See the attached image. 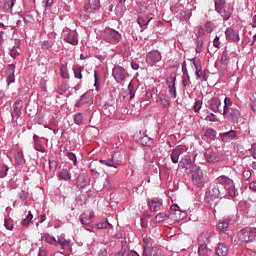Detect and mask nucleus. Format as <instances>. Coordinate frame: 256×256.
<instances>
[{
    "instance_id": "obj_1",
    "label": "nucleus",
    "mask_w": 256,
    "mask_h": 256,
    "mask_svg": "<svg viewBox=\"0 0 256 256\" xmlns=\"http://www.w3.org/2000/svg\"><path fill=\"white\" fill-rule=\"evenodd\" d=\"M180 167L185 169L186 173H192V181L196 187H203V185H205L203 171L198 166L193 165L191 158H186L184 161L180 162Z\"/></svg>"
},
{
    "instance_id": "obj_2",
    "label": "nucleus",
    "mask_w": 256,
    "mask_h": 256,
    "mask_svg": "<svg viewBox=\"0 0 256 256\" xmlns=\"http://www.w3.org/2000/svg\"><path fill=\"white\" fill-rule=\"evenodd\" d=\"M215 10L224 21H228L233 13V9H231V6L227 5L225 0H215Z\"/></svg>"
},
{
    "instance_id": "obj_3",
    "label": "nucleus",
    "mask_w": 256,
    "mask_h": 256,
    "mask_svg": "<svg viewBox=\"0 0 256 256\" xmlns=\"http://www.w3.org/2000/svg\"><path fill=\"white\" fill-rule=\"evenodd\" d=\"M256 228H244L239 231L238 239L242 243H251L255 241Z\"/></svg>"
},
{
    "instance_id": "obj_4",
    "label": "nucleus",
    "mask_w": 256,
    "mask_h": 256,
    "mask_svg": "<svg viewBox=\"0 0 256 256\" xmlns=\"http://www.w3.org/2000/svg\"><path fill=\"white\" fill-rule=\"evenodd\" d=\"M103 39L107 41V43H119V41H121V33L114 29L106 28L103 33Z\"/></svg>"
},
{
    "instance_id": "obj_5",
    "label": "nucleus",
    "mask_w": 256,
    "mask_h": 256,
    "mask_svg": "<svg viewBox=\"0 0 256 256\" xmlns=\"http://www.w3.org/2000/svg\"><path fill=\"white\" fill-rule=\"evenodd\" d=\"M229 228V219H222L218 222L217 229L218 231H223L222 235H224V238L226 239V243L229 245L233 243V234H230L227 232V229Z\"/></svg>"
},
{
    "instance_id": "obj_6",
    "label": "nucleus",
    "mask_w": 256,
    "mask_h": 256,
    "mask_svg": "<svg viewBox=\"0 0 256 256\" xmlns=\"http://www.w3.org/2000/svg\"><path fill=\"white\" fill-rule=\"evenodd\" d=\"M161 59H162L161 52L157 50L150 51L146 55V63L151 66L155 65V63H159Z\"/></svg>"
},
{
    "instance_id": "obj_7",
    "label": "nucleus",
    "mask_w": 256,
    "mask_h": 256,
    "mask_svg": "<svg viewBox=\"0 0 256 256\" xmlns=\"http://www.w3.org/2000/svg\"><path fill=\"white\" fill-rule=\"evenodd\" d=\"M223 115L228 121H235L241 116V112L237 108L223 109Z\"/></svg>"
},
{
    "instance_id": "obj_8",
    "label": "nucleus",
    "mask_w": 256,
    "mask_h": 256,
    "mask_svg": "<svg viewBox=\"0 0 256 256\" xmlns=\"http://www.w3.org/2000/svg\"><path fill=\"white\" fill-rule=\"evenodd\" d=\"M23 110V100H17L13 105L12 120L17 121L21 117V111Z\"/></svg>"
},
{
    "instance_id": "obj_9",
    "label": "nucleus",
    "mask_w": 256,
    "mask_h": 256,
    "mask_svg": "<svg viewBox=\"0 0 256 256\" xmlns=\"http://www.w3.org/2000/svg\"><path fill=\"white\" fill-rule=\"evenodd\" d=\"M112 75L114 79L119 83V81H124L127 72L121 66H115L112 70Z\"/></svg>"
},
{
    "instance_id": "obj_10",
    "label": "nucleus",
    "mask_w": 256,
    "mask_h": 256,
    "mask_svg": "<svg viewBox=\"0 0 256 256\" xmlns=\"http://www.w3.org/2000/svg\"><path fill=\"white\" fill-rule=\"evenodd\" d=\"M134 140L136 143H139V145H143V147H147V145L151 144V137L141 132L134 135Z\"/></svg>"
},
{
    "instance_id": "obj_11",
    "label": "nucleus",
    "mask_w": 256,
    "mask_h": 256,
    "mask_svg": "<svg viewBox=\"0 0 256 256\" xmlns=\"http://www.w3.org/2000/svg\"><path fill=\"white\" fill-rule=\"evenodd\" d=\"M222 157L223 156L219 152L208 151L205 153V159L208 163H219Z\"/></svg>"
},
{
    "instance_id": "obj_12",
    "label": "nucleus",
    "mask_w": 256,
    "mask_h": 256,
    "mask_svg": "<svg viewBox=\"0 0 256 256\" xmlns=\"http://www.w3.org/2000/svg\"><path fill=\"white\" fill-rule=\"evenodd\" d=\"M101 7V0H88V3L84 6V11L86 13H93Z\"/></svg>"
},
{
    "instance_id": "obj_13",
    "label": "nucleus",
    "mask_w": 256,
    "mask_h": 256,
    "mask_svg": "<svg viewBox=\"0 0 256 256\" xmlns=\"http://www.w3.org/2000/svg\"><path fill=\"white\" fill-rule=\"evenodd\" d=\"M219 186H212L209 188V190L206 192V199L207 201H215V199H219L220 195Z\"/></svg>"
},
{
    "instance_id": "obj_14",
    "label": "nucleus",
    "mask_w": 256,
    "mask_h": 256,
    "mask_svg": "<svg viewBox=\"0 0 256 256\" xmlns=\"http://www.w3.org/2000/svg\"><path fill=\"white\" fill-rule=\"evenodd\" d=\"M148 207L150 211H161V207H163V201L159 198H153L152 200L148 201Z\"/></svg>"
},
{
    "instance_id": "obj_15",
    "label": "nucleus",
    "mask_w": 256,
    "mask_h": 256,
    "mask_svg": "<svg viewBox=\"0 0 256 256\" xmlns=\"http://www.w3.org/2000/svg\"><path fill=\"white\" fill-rule=\"evenodd\" d=\"M176 81H177V77H175V76H171L167 79L169 93H170L171 97H173V99H175V97H177V89L175 88Z\"/></svg>"
},
{
    "instance_id": "obj_16",
    "label": "nucleus",
    "mask_w": 256,
    "mask_h": 256,
    "mask_svg": "<svg viewBox=\"0 0 256 256\" xmlns=\"http://www.w3.org/2000/svg\"><path fill=\"white\" fill-rule=\"evenodd\" d=\"M226 39L231 43H235L239 41V34L235 32L232 28H227L225 31Z\"/></svg>"
},
{
    "instance_id": "obj_17",
    "label": "nucleus",
    "mask_w": 256,
    "mask_h": 256,
    "mask_svg": "<svg viewBox=\"0 0 256 256\" xmlns=\"http://www.w3.org/2000/svg\"><path fill=\"white\" fill-rule=\"evenodd\" d=\"M209 109L213 113H219V107H221V100L219 98H212L208 101Z\"/></svg>"
},
{
    "instance_id": "obj_18",
    "label": "nucleus",
    "mask_w": 256,
    "mask_h": 256,
    "mask_svg": "<svg viewBox=\"0 0 256 256\" xmlns=\"http://www.w3.org/2000/svg\"><path fill=\"white\" fill-rule=\"evenodd\" d=\"M93 215H94V213L91 210H88L85 213H83L80 216V221H81L82 225H90L91 219H93Z\"/></svg>"
},
{
    "instance_id": "obj_19",
    "label": "nucleus",
    "mask_w": 256,
    "mask_h": 256,
    "mask_svg": "<svg viewBox=\"0 0 256 256\" xmlns=\"http://www.w3.org/2000/svg\"><path fill=\"white\" fill-rule=\"evenodd\" d=\"M7 83L8 85H11V83H15V64H10L8 66V71H7Z\"/></svg>"
},
{
    "instance_id": "obj_20",
    "label": "nucleus",
    "mask_w": 256,
    "mask_h": 256,
    "mask_svg": "<svg viewBox=\"0 0 256 256\" xmlns=\"http://www.w3.org/2000/svg\"><path fill=\"white\" fill-rule=\"evenodd\" d=\"M211 237H213V235L211 234V232H203L199 237H198V243L199 245H207V243L211 242Z\"/></svg>"
},
{
    "instance_id": "obj_21",
    "label": "nucleus",
    "mask_w": 256,
    "mask_h": 256,
    "mask_svg": "<svg viewBox=\"0 0 256 256\" xmlns=\"http://www.w3.org/2000/svg\"><path fill=\"white\" fill-rule=\"evenodd\" d=\"M143 250L148 256H161V250L157 247L144 246Z\"/></svg>"
},
{
    "instance_id": "obj_22",
    "label": "nucleus",
    "mask_w": 256,
    "mask_h": 256,
    "mask_svg": "<svg viewBox=\"0 0 256 256\" xmlns=\"http://www.w3.org/2000/svg\"><path fill=\"white\" fill-rule=\"evenodd\" d=\"M217 183H219L220 185L225 186V189H227L228 187H231V185H233V180L227 176H219L217 178Z\"/></svg>"
},
{
    "instance_id": "obj_23",
    "label": "nucleus",
    "mask_w": 256,
    "mask_h": 256,
    "mask_svg": "<svg viewBox=\"0 0 256 256\" xmlns=\"http://www.w3.org/2000/svg\"><path fill=\"white\" fill-rule=\"evenodd\" d=\"M229 254V248L223 243H219L216 247V255L227 256Z\"/></svg>"
},
{
    "instance_id": "obj_24",
    "label": "nucleus",
    "mask_w": 256,
    "mask_h": 256,
    "mask_svg": "<svg viewBox=\"0 0 256 256\" xmlns=\"http://www.w3.org/2000/svg\"><path fill=\"white\" fill-rule=\"evenodd\" d=\"M192 63L196 69V76L197 79H201L202 75H203V67L201 66V60L199 59H193Z\"/></svg>"
},
{
    "instance_id": "obj_25",
    "label": "nucleus",
    "mask_w": 256,
    "mask_h": 256,
    "mask_svg": "<svg viewBox=\"0 0 256 256\" xmlns=\"http://www.w3.org/2000/svg\"><path fill=\"white\" fill-rule=\"evenodd\" d=\"M157 101L159 105H161V107L163 108L169 107V105H171V101H169V96L165 94H159Z\"/></svg>"
},
{
    "instance_id": "obj_26",
    "label": "nucleus",
    "mask_w": 256,
    "mask_h": 256,
    "mask_svg": "<svg viewBox=\"0 0 256 256\" xmlns=\"http://www.w3.org/2000/svg\"><path fill=\"white\" fill-rule=\"evenodd\" d=\"M64 41L66 43H69L70 45H77V43H79V41L77 40V34H75V32L67 34L64 37Z\"/></svg>"
},
{
    "instance_id": "obj_27",
    "label": "nucleus",
    "mask_w": 256,
    "mask_h": 256,
    "mask_svg": "<svg viewBox=\"0 0 256 256\" xmlns=\"http://www.w3.org/2000/svg\"><path fill=\"white\" fill-rule=\"evenodd\" d=\"M181 153H183V149L181 148H175L171 152V161L172 163H179V157L181 156Z\"/></svg>"
},
{
    "instance_id": "obj_28",
    "label": "nucleus",
    "mask_w": 256,
    "mask_h": 256,
    "mask_svg": "<svg viewBox=\"0 0 256 256\" xmlns=\"http://www.w3.org/2000/svg\"><path fill=\"white\" fill-rule=\"evenodd\" d=\"M235 137H237V132L231 130L222 134V141H224V143H229V141H233Z\"/></svg>"
},
{
    "instance_id": "obj_29",
    "label": "nucleus",
    "mask_w": 256,
    "mask_h": 256,
    "mask_svg": "<svg viewBox=\"0 0 256 256\" xmlns=\"http://www.w3.org/2000/svg\"><path fill=\"white\" fill-rule=\"evenodd\" d=\"M151 19H153V14H150L149 16H139L138 24L140 27H146V25H149Z\"/></svg>"
},
{
    "instance_id": "obj_30",
    "label": "nucleus",
    "mask_w": 256,
    "mask_h": 256,
    "mask_svg": "<svg viewBox=\"0 0 256 256\" xmlns=\"http://www.w3.org/2000/svg\"><path fill=\"white\" fill-rule=\"evenodd\" d=\"M199 256H209L211 255V249L207 248V245L201 244L198 248Z\"/></svg>"
},
{
    "instance_id": "obj_31",
    "label": "nucleus",
    "mask_w": 256,
    "mask_h": 256,
    "mask_svg": "<svg viewBox=\"0 0 256 256\" xmlns=\"http://www.w3.org/2000/svg\"><path fill=\"white\" fill-rule=\"evenodd\" d=\"M179 19L180 21H189L191 19V10H181L179 12Z\"/></svg>"
},
{
    "instance_id": "obj_32",
    "label": "nucleus",
    "mask_w": 256,
    "mask_h": 256,
    "mask_svg": "<svg viewBox=\"0 0 256 256\" xmlns=\"http://www.w3.org/2000/svg\"><path fill=\"white\" fill-rule=\"evenodd\" d=\"M169 219V214L165 212L158 213L154 219L156 223H163V221H167Z\"/></svg>"
},
{
    "instance_id": "obj_33",
    "label": "nucleus",
    "mask_w": 256,
    "mask_h": 256,
    "mask_svg": "<svg viewBox=\"0 0 256 256\" xmlns=\"http://www.w3.org/2000/svg\"><path fill=\"white\" fill-rule=\"evenodd\" d=\"M87 185H89V178H87V176H79L78 187L84 189V187H87Z\"/></svg>"
},
{
    "instance_id": "obj_34",
    "label": "nucleus",
    "mask_w": 256,
    "mask_h": 256,
    "mask_svg": "<svg viewBox=\"0 0 256 256\" xmlns=\"http://www.w3.org/2000/svg\"><path fill=\"white\" fill-rule=\"evenodd\" d=\"M57 245H60L62 249H66V247H69V245H71V241L63 238V236H59L57 240Z\"/></svg>"
},
{
    "instance_id": "obj_35",
    "label": "nucleus",
    "mask_w": 256,
    "mask_h": 256,
    "mask_svg": "<svg viewBox=\"0 0 256 256\" xmlns=\"http://www.w3.org/2000/svg\"><path fill=\"white\" fill-rule=\"evenodd\" d=\"M13 5H15V0L0 1V7H4V9H13Z\"/></svg>"
},
{
    "instance_id": "obj_36",
    "label": "nucleus",
    "mask_w": 256,
    "mask_h": 256,
    "mask_svg": "<svg viewBox=\"0 0 256 256\" xmlns=\"http://www.w3.org/2000/svg\"><path fill=\"white\" fill-rule=\"evenodd\" d=\"M58 177H60V179H64V181H69V179H71V175L69 174V170L67 169H63L62 171H60L58 173Z\"/></svg>"
},
{
    "instance_id": "obj_37",
    "label": "nucleus",
    "mask_w": 256,
    "mask_h": 256,
    "mask_svg": "<svg viewBox=\"0 0 256 256\" xmlns=\"http://www.w3.org/2000/svg\"><path fill=\"white\" fill-rule=\"evenodd\" d=\"M83 66H76V68L74 69V77L76 79H83Z\"/></svg>"
},
{
    "instance_id": "obj_38",
    "label": "nucleus",
    "mask_w": 256,
    "mask_h": 256,
    "mask_svg": "<svg viewBox=\"0 0 256 256\" xmlns=\"http://www.w3.org/2000/svg\"><path fill=\"white\" fill-rule=\"evenodd\" d=\"M44 240L46 241V243H49V245L57 246V239H55V237H53L49 234L44 235Z\"/></svg>"
},
{
    "instance_id": "obj_39",
    "label": "nucleus",
    "mask_w": 256,
    "mask_h": 256,
    "mask_svg": "<svg viewBox=\"0 0 256 256\" xmlns=\"http://www.w3.org/2000/svg\"><path fill=\"white\" fill-rule=\"evenodd\" d=\"M74 123H76V125H83V123H85V118H83L82 113H77L74 116Z\"/></svg>"
},
{
    "instance_id": "obj_40",
    "label": "nucleus",
    "mask_w": 256,
    "mask_h": 256,
    "mask_svg": "<svg viewBox=\"0 0 256 256\" xmlns=\"http://www.w3.org/2000/svg\"><path fill=\"white\" fill-rule=\"evenodd\" d=\"M32 220L33 214L31 212H28L27 217L21 221V225H23V227H29V223H31Z\"/></svg>"
},
{
    "instance_id": "obj_41",
    "label": "nucleus",
    "mask_w": 256,
    "mask_h": 256,
    "mask_svg": "<svg viewBox=\"0 0 256 256\" xmlns=\"http://www.w3.org/2000/svg\"><path fill=\"white\" fill-rule=\"evenodd\" d=\"M100 163H102V165H106V167H114L115 169H117V163H115L113 159L100 160Z\"/></svg>"
},
{
    "instance_id": "obj_42",
    "label": "nucleus",
    "mask_w": 256,
    "mask_h": 256,
    "mask_svg": "<svg viewBox=\"0 0 256 256\" xmlns=\"http://www.w3.org/2000/svg\"><path fill=\"white\" fill-rule=\"evenodd\" d=\"M216 133L217 132H215V130L208 128L204 133V137H206L207 139H215Z\"/></svg>"
},
{
    "instance_id": "obj_43",
    "label": "nucleus",
    "mask_w": 256,
    "mask_h": 256,
    "mask_svg": "<svg viewBox=\"0 0 256 256\" xmlns=\"http://www.w3.org/2000/svg\"><path fill=\"white\" fill-rule=\"evenodd\" d=\"M203 52V38L196 39V53Z\"/></svg>"
},
{
    "instance_id": "obj_44",
    "label": "nucleus",
    "mask_w": 256,
    "mask_h": 256,
    "mask_svg": "<svg viewBox=\"0 0 256 256\" xmlns=\"http://www.w3.org/2000/svg\"><path fill=\"white\" fill-rule=\"evenodd\" d=\"M97 229H109V227H112V225L109 223V221L104 220L102 222H99L96 225Z\"/></svg>"
},
{
    "instance_id": "obj_45",
    "label": "nucleus",
    "mask_w": 256,
    "mask_h": 256,
    "mask_svg": "<svg viewBox=\"0 0 256 256\" xmlns=\"http://www.w3.org/2000/svg\"><path fill=\"white\" fill-rule=\"evenodd\" d=\"M60 73H61V77L63 79H69V71L67 70V66L66 65H62L60 67Z\"/></svg>"
},
{
    "instance_id": "obj_46",
    "label": "nucleus",
    "mask_w": 256,
    "mask_h": 256,
    "mask_svg": "<svg viewBox=\"0 0 256 256\" xmlns=\"http://www.w3.org/2000/svg\"><path fill=\"white\" fill-rule=\"evenodd\" d=\"M182 84L183 87H187L191 84V78L189 77V74L182 75Z\"/></svg>"
},
{
    "instance_id": "obj_47",
    "label": "nucleus",
    "mask_w": 256,
    "mask_h": 256,
    "mask_svg": "<svg viewBox=\"0 0 256 256\" xmlns=\"http://www.w3.org/2000/svg\"><path fill=\"white\" fill-rule=\"evenodd\" d=\"M16 163L19 165L23 161V151H17L14 155Z\"/></svg>"
},
{
    "instance_id": "obj_48",
    "label": "nucleus",
    "mask_w": 256,
    "mask_h": 256,
    "mask_svg": "<svg viewBox=\"0 0 256 256\" xmlns=\"http://www.w3.org/2000/svg\"><path fill=\"white\" fill-rule=\"evenodd\" d=\"M34 149L36 150V151H39L40 153H45V147L43 146V143H41V142H36V143H34Z\"/></svg>"
},
{
    "instance_id": "obj_49",
    "label": "nucleus",
    "mask_w": 256,
    "mask_h": 256,
    "mask_svg": "<svg viewBox=\"0 0 256 256\" xmlns=\"http://www.w3.org/2000/svg\"><path fill=\"white\" fill-rule=\"evenodd\" d=\"M233 108V101H231V98L226 97L224 99V108L223 109H232Z\"/></svg>"
},
{
    "instance_id": "obj_50",
    "label": "nucleus",
    "mask_w": 256,
    "mask_h": 256,
    "mask_svg": "<svg viewBox=\"0 0 256 256\" xmlns=\"http://www.w3.org/2000/svg\"><path fill=\"white\" fill-rule=\"evenodd\" d=\"M52 47H53V42H51L49 40H46V41L42 42V44H41V48L44 50L51 49Z\"/></svg>"
},
{
    "instance_id": "obj_51",
    "label": "nucleus",
    "mask_w": 256,
    "mask_h": 256,
    "mask_svg": "<svg viewBox=\"0 0 256 256\" xmlns=\"http://www.w3.org/2000/svg\"><path fill=\"white\" fill-rule=\"evenodd\" d=\"M66 156L68 157V159H70V161H73L74 165H77V156L74 153L67 152Z\"/></svg>"
},
{
    "instance_id": "obj_52",
    "label": "nucleus",
    "mask_w": 256,
    "mask_h": 256,
    "mask_svg": "<svg viewBox=\"0 0 256 256\" xmlns=\"http://www.w3.org/2000/svg\"><path fill=\"white\" fill-rule=\"evenodd\" d=\"M229 197H235V184L228 186L227 188Z\"/></svg>"
},
{
    "instance_id": "obj_53",
    "label": "nucleus",
    "mask_w": 256,
    "mask_h": 256,
    "mask_svg": "<svg viewBox=\"0 0 256 256\" xmlns=\"http://www.w3.org/2000/svg\"><path fill=\"white\" fill-rule=\"evenodd\" d=\"M10 55L11 57H13V59H15L16 57H19V47H13L10 50Z\"/></svg>"
},
{
    "instance_id": "obj_54",
    "label": "nucleus",
    "mask_w": 256,
    "mask_h": 256,
    "mask_svg": "<svg viewBox=\"0 0 256 256\" xmlns=\"http://www.w3.org/2000/svg\"><path fill=\"white\" fill-rule=\"evenodd\" d=\"M49 167L50 169H57V161L53 159V156L49 157Z\"/></svg>"
},
{
    "instance_id": "obj_55",
    "label": "nucleus",
    "mask_w": 256,
    "mask_h": 256,
    "mask_svg": "<svg viewBox=\"0 0 256 256\" xmlns=\"http://www.w3.org/2000/svg\"><path fill=\"white\" fill-rule=\"evenodd\" d=\"M7 171H9V168L7 166H2L0 168V177H7Z\"/></svg>"
},
{
    "instance_id": "obj_56",
    "label": "nucleus",
    "mask_w": 256,
    "mask_h": 256,
    "mask_svg": "<svg viewBox=\"0 0 256 256\" xmlns=\"http://www.w3.org/2000/svg\"><path fill=\"white\" fill-rule=\"evenodd\" d=\"M128 91L130 93V99H133V97H135V88L132 83L128 85Z\"/></svg>"
},
{
    "instance_id": "obj_57",
    "label": "nucleus",
    "mask_w": 256,
    "mask_h": 256,
    "mask_svg": "<svg viewBox=\"0 0 256 256\" xmlns=\"http://www.w3.org/2000/svg\"><path fill=\"white\" fill-rule=\"evenodd\" d=\"M221 65H224V67H227L229 65V57L227 55H222L221 57Z\"/></svg>"
},
{
    "instance_id": "obj_58",
    "label": "nucleus",
    "mask_w": 256,
    "mask_h": 256,
    "mask_svg": "<svg viewBox=\"0 0 256 256\" xmlns=\"http://www.w3.org/2000/svg\"><path fill=\"white\" fill-rule=\"evenodd\" d=\"M125 253H127V249L121 248V250L117 253H112L110 256H125Z\"/></svg>"
},
{
    "instance_id": "obj_59",
    "label": "nucleus",
    "mask_w": 256,
    "mask_h": 256,
    "mask_svg": "<svg viewBox=\"0 0 256 256\" xmlns=\"http://www.w3.org/2000/svg\"><path fill=\"white\" fill-rule=\"evenodd\" d=\"M213 47L219 49L221 47V42L219 41V36H216L213 40Z\"/></svg>"
},
{
    "instance_id": "obj_60",
    "label": "nucleus",
    "mask_w": 256,
    "mask_h": 256,
    "mask_svg": "<svg viewBox=\"0 0 256 256\" xmlns=\"http://www.w3.org/2000/svg\"><path fill=\"white\" fill-rule=\"evenodd\" d=\"M196 35H198V38L202 39L201 37L205 35V30L202 27H198L196 30Z\"/></svg>"
},
{
    "instance_id": "obj_61",
    "label": "nucleus",
    "mask_w": 256,
    "mask_h": 256,
    "mask_svg": "<svg viewBox=\"0 0 256 256\" xmlns=\"http://www.w3.org/2000/svg\"><path fill=\"white\" fill-rule=\"evenodd\" d=\"M65 91H67V84H62V85L58 88V93H59V95H63V93H65Z\"/></svg>"
},
{
    "instance_id": "obj_62",
    "label": "nucleus",
    "mask_w": 256,
    "mask_h": 256,
    "mask_svg": "<svg viewBox=\"0 0 256 256\" xmlns=\"http://www.w3.org/2000/svg\"><path fill=\"white\" fill-rule=\"evenodd\" d=\"M250 101H251L250 102V107H251L253 113H256V99L255 98H251Z\"/></svg>"
},
{
    "instance_id": "obj_63",
    "label": "nucleus",
    "mask_w": 256,
    "mask_h": 256,
    "mask_svg": "<svg viewBox=\"0 0 256 256\" xmlns=\"http://www.w3.org/2000/svg\"><path fill=\"white\" fill-rule=\"evenodd\" d=\"M201 109V101H196L195 104H194V111L195 113L199 112Z\"/></svg>"
},
{
    "instance_id": "obj_64",
    "label": "nucleus",
    "mask_w": 256,
    "mask_h": 256,
    "mask_svg": "<svg viewBox=\"0 0 256 256\" xmlns=\"http://www.w3.org/2000/svg\"><path fill=\"white\" fill-rule=\"evenodd\" d=\"M206 121H211L212 123H215V121H217V116H215V114H211L206 117Z\"/></svg>"
}]
</instances>
